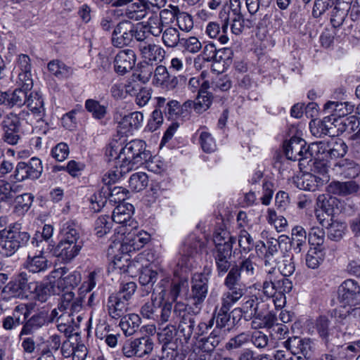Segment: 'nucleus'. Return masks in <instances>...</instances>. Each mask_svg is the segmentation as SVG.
Returning <instances> with one entry per match:
<instances>
[{"label":"nucleus","instance_id":"obj_1","mask_svg":"<svg viewBox=\"0 0 360 360\" xmlns=\"http://www.w3.org/2000/svg\"><path fill=\"white\" fill-rule=\"evenodd\" d=\"M144 141L134 139L123 146L118 140H112L106 147L105 155L109 161L117 160L119 167L124 172H129L141 167L148 158Z\"/></svg>","mask_w":360,"mask_h":360},{"label":"nucleus","instance_id":"obj_2","mask_svg":"<svg viewBox=\"0 0 360 360\" xmlns=\"http://www.w3.org/2000/svg\"><path fill=\"white\" fill-rule=\"evenodd\" d=\"M150 239V235L144 231L132 226H118L112 237L114 246L120 245L119 250L122 253H129L141 249Z\"/></svg>","mask_w":360,"mask_h":360},{"label":"nucleus","instance_id":"obj_3","mask_svg":"<svg viewBox=\"0 0 360 360\" xmlns=\"http://www.w3.org/2000/svg\"><path fill=\"white\" fill-rule=\"evenodd\" d=\"M292 282L287 278H281L274 270L269 271L262 285V292L267 297H276L274 300L276 307H282L285 303V294L291 291Z\"/></svg>","mask_w":360,"mask_h":360},{"label":"nucleus","instance_id":"obj_4","mask_svg":"<svg viewBox=\"0 0 360 360\" xmlns=\"http://www.w3.org/2000/svg\"><path fill=\"white\" fill-rule=\"evenodd\" d=\"M188 288V278L180 276L172 281L169 292L162 290L159 293V299L162 302L160 319L162 322L168 321L172 313V303L179 296H186Z\"/></svg>","mask_w":360,"mask_h":360},{"label":"nucleus","instance_id":"obj_5","mask_svg":"<svg viewBox=\"0 0 360 360\" xmlns=\"http://www.w3.org/2000/svg\"><path fill=\"white\" fill-rule=\"evenodd\" d=\"M30 238L27 232L21 231L20 224H14L0 231V255L6 257L13 255L20 246L27 243Z\"/></svg>","mask_w":360,"mask_h":360},{"label":"nucleus","instance_id":"obj_6","mask_svg":"<svg viewBox=\"0 0 360 360\" xmlns=\"http://www.w3.org/2000/svg\"><path fill=\"white\" fill-rule=\"evenodd\" d=\"M50 277L53 292L58 294L77 287L82 280L79 271L68 272L66 268L63 267L51 271Z\"/></svg>","mask_w":360,"mask_h":360},{"label":"nucleus","instance_id":"obj_7","mask_svg":"<svg viewBox=\"0 0 360 360\" xmlns=\"http://www.w3.org/2000/svg\"><path fill=\"white\" fill-rule=\"evenodd\" d=\"M203 244L194 235L186 238L180 248L176 265L184 272H187L193 266L194 255L201 252Z\"/></svg>","mask_w":360,"mask_h":360},{"label":"nucleus","instance_id":"obj_8","mask_svg":"<svg viewBox=\"0 0 360 360\" xmlns=\"http://www.w3.org/2000/svg\"><path fill=\"white\" fill-rule=\"evenodd\" d=\"M218 16L221 25L216 21H210L205 26V34L210 39H217L221 44H226L229 41L227 32L230 23L227 8L221 9Z\"/></svg>","mask_w":360,"mask_h":360},{"label":"nucleus","instance_id":"obj_9","mask_svg":"<svg viewBox=\"0 0 360 360\" xmlns=\"http://www.w3.org/2000/svg\"><path fill=\"white\" fill-rule=\"evenodd\" d=\"M338 293V300L345 308L360 304V285L353 279L345 281L339 286Z\"/></svg>","mask_w":360,"mask_h":360},{"label":"nucleus","instance_id":"obj_10","mask_svg":"<svg viewBox=\"0 0 360 360\" xmlns=\"http://www.w3.org/2000/svg\"><path fill=\"white\" fill-rule=\"evenodd\" d=\"M153 342L148 337L136 338L124 342L122 346V354L127 358H142L150 354L153 349Z\"/></svg>","mask_w":360,"mask_h":360},{"label":"nucleus","instance_id":"obj_11","mask_svg":"<svg viewBox=\"0 0 360 360\" xmlns=\"http://www.w3.org/2000/svg\"><path fill=\"white\" fill-rule=\"evenodd\" d=\"M284 152L288 159L293 161H299L300 165H303L302 161L309 160L310 153L306 141L299 137H292L283 145Z\"/></svg>","mask_w":360,"mask_h":360},{"label":"nucleus","instance_id":"obj_12","mask_svg":"<svg viewBox=\"0 0 360 360\" xmlns=\"http://www.w3.org/2000/svg\"><path fill=\"white\" fill-rule=\"evenodd\" d=\"M260 285L255 284L249 288V295L243 300L239 308L246 320L250 319L258 312V309L262 299L260 297Z\"/></svg>","mask_w":360,"mask_h":360},{"label":"nucleus","instance_id":"obj_13","mask_svg":"<svg viewBox=\"0 0 360 360\" xmlns=\"http://www.w3.org/2000/svg\"><path fill=\"white\" fill-rule=\"evenodd\" d=\"M134 24L128 20L119 22L111 37L112 44L117 48L129 46L133 41Z\"/></svg>","mask_w":360,"mask_h":360},{"label":"nucleus","instance_id":"obj_14","mask_svg":"<svg viewBox=\"0 0 360 360\" xmlns=\"http://www.w3.org/2000/svg\"><path fill=\"white\" fill-rule=\"evenodd\" d=\"M136 61V53L132 49L120 51L114 59L115 71L120 75H124L133 69Z\"/></svg>","mask_w":360,"mask_h":360},{"label":"nucleus","instance_id":"obj_15","mask_svg":"<svg viewBox=\"0 0 360 360\" xmlns=\"http://www.w3.org/2000/svg\"><path fill=\"white\" fill-rule=\"evenodd\" d=\"M82 248V243L61 240L53 250V255L65 262H69L77 257Z\"/></svg>","mask_w":360,"mask_h":360},{"label":"nucleus","instance_id":"obj_16","mask_svg":"<svg viewBox=\"0 0 360 360\" xmlns=\"http://www.w3.org/2000/svg\"><path fill=\"white\" fill-rule=\"evenodd\" d=\"M138 49L142 58L147 63L161 61L164 58V49L153 39L139 44Z\"/></svg>","mask_w":360,"mask_h":360},{"label":"nucleus","instance_id":"obj_17","mask_svg":"<svg viewBox=\"0 0 360 360\" xmlns=\"http://www.w3.org/2000/svg\"><path fill=\"white\" fill-rule=\"evenodd\" d=\"M143 122V115L140 112H133L124 115L118 122L117 130L122 134H132L135 130L139 129Z\"/></svg>","mask_w":360,"mask_h":360},{"label":"nucleus","instance_id":"obj_18","mask_svg":"<svg viewBox=\"0 0 360 360\" xmlns=\"http://www.w3.org/2000/svg\"><path fill=\"white\" fill-rule=\"evenodd\" d=\"M26 274H21L15 280L10 281L4 288V291L11 297L29 296Z\"/></svg>","mask_w":360,"mask_h":360},{"label":"nucleus","instance_id":"obj_19","mask_svg":"<svg viewBox=\"0 0 360 360\" xmlns=\"http://www.w3.org/2000/svg\"><path fill=\"white\" fill-rule=\"evenodd\" d=\"M359 190V185L354 181L345 182L334 181L327 187V191L329 193L342 196L356 193Z\"/></svg>","mask_w":360,"mask_h":360},{"label":"nucleus","instance_id":"obj_20","mask_svg":"<svg viewBox=\"0 0 360 360\" xmlns=\"http://www.w3.org/2000/svg\"><path fill=\"white\" fill-rule=\"evenodd\" d=\"M296 183L300 189L314 191L326 183V177L307 172L299 176Z\"/></svg>","mask_w":360,"mask_h":360},{"label":"nucleus","instance_id":"obj_21","mask_svg":"<svg viewBox=\"0 0 360 360\" xmlns=\"http://www.w3.org/2000/svg\"><path fill=\"white\" fill-rule=\"evenodd\" d=\"M133 208V205L129 203L119 204L113 210L111 221L118 224L119 226H129V224L132 226L134 222L131 219Z\"/></svg>","mask_w":360,"mask_h":360},{"label":"nucleus","instance_id":"obj_22","mask_svg":"<svg viewBox=\"0 0 360 360\" xmlns=\"http://www.w3.org/2000/svg\"><path fill=\"white\" fill-rule=\"evenodd\" d=\"M332 121H330V126L333 127V131L335 132V136H338L347 131H354V128L358 127L359 123L354 116H349L346 117H336L337 116L330 115Z\"/></svg>","mask_w":360,"mask_h":360},{"label":"nucleus","instance_id":"obj_23","mask_svg":"<svg viewBox=\"0 0 360 360\" xmlns=\"http://www.w3.org/2000/svg\"><path fill=\"white\" fill-rule=\"evenodd\" d=\"M207 278L202 274H195L192 278V296L196 302H202L207 293Z\"/></svg>","mask_w":360,"mask_h":360},{"label":"nucleus","instance_id":"obj_24","mask_svg":"<svg viewBox=\"0 0 360 360\" xmlns=\"http://www.w3.org/2000/svg\"><path fill=\"white\" fill-rule=\"evenodd\" d=\"M128 302L117 295H111L108 300L107 309L110 316L118 319L127 311Z\"/></svg>","mask_w":360,"mask_h":360},{"label":"nucleus","instance_id":"obj_25","mask_svg":"<svg viewBox=\"0 0 360 360\" xmlns=\"http://www.w3.org/2000/svg\"><path fill=\"white\" fill-rule=\"evenodd\" d=\"M332 117L326 116L323 120H312L309 122V129L311 134L316 137H321L323 135L335 136V132L333 131V127L330 126V121Z\"/></svg>","mask_w":360,"mask_h":360},{"label":"nucleus","instance_id":"obj_26","mask_svg":"<svg viewBox=\"0 0 360 360\" xmlns=\"http://www.w3.org/2000/svg\"><path fill=\"white\" fill-rule=\"evenodd\" d=\"M27 289L29 295L41 302H46L51 294H54L51 286L50 276L49 285H44L37 282H31L28 284Z\"/></svg>","mask_w":360,"mask_h":360},{"label":"nucleus","instance_id":"obj_27","mask_svg":"<svg viewBox=\"0 0 360 360\" xmlns=\"http://www.w3.org/2000/svg\"><path fill=\"white\" fill-rule=\"evenodd\" d=\"M124 10L123 15L128 19L138 21L143 19L147 15L146 6L141 1L136 0L128 5Z\"/></svg>","mask_w":360,"mask_h":360},{"label":"nucleus","instance_id":"obj_28","mask_svg":"<svg viewBox=\"0 0 360 360\" xmlns=\"http://www.w3.org/2000/svg\"><path fill=\"white\" fill-rule=\"evenodd\" d=\"M330 143V139L328 141H322L311 143L308 146L310 158L309 162L313 159H321L328 160V150Z\"/></svg>","mask_w":360,"mask_h":360},{"label":"nucleus","instance_id":"obj_29","mask_svg":"<svg viewBox=\"0 0 360 360\" xmlns=\"http://www.w3.org/2000/svg\"><path fill=\"white\" fill-rule=\"evenodd\" d=\"M25 103L33 116L35 115L38 120L42 119L44 115V100L39 93H30L26 98Z\"/></svg>","mask_w":360,"mask_h":360},{"label":"nucleus","instance_id":"obj_30","mask_svg":"<svg viewBox=\"0 0 360 360\" xmlns=\"http://www.w3.org/2000/svg\"><path fill=\"white\" fill-rule=\"evenodd\" d=\"M47 68L51 75L58 79H65L73 74V70L59 60H51Z\"/></svg>","mask_w":360,"mask_h":360},{"label":"nucleus","instance_id":"obj_31","mask_svg":"<svg viewBox=\"0 0 360 360\" xmlns=\"http://www.w3.org/2000/svg\"><path fill=\"white\" fill-rule=\"evenodd\" d=\"M228 289L229 290L224 293L221 299L224 312L229 310L244 295L243 290L238 286L229 288Z\"/></svg>","mask_w":360,"mask_h":360},{"label":"nucleus","instance_id":"obj_32","mask_svg":"<svg viewBox=\"0 0 360 360\" xmlns=\"http://www.w3.org/2000/svg\"><path fill=\"white\" fill-rule=\"evenodd\" d=\"M141 323V319L136 314H129L121 319L120 326L125 335H133Z\"/></svg>","mask_w":360,"mask_h":360},{"label":"nucleus","instance_id":"obj_33","mask_svg":"<svg viewBox=\"0 0 360 360\" xmlns=\"http://www.w3.org/2000/svg\"><path fill=\"white\" fill-rule=\"evenodd\" d=\"M251 327L254 329H259L264 328H271L274 326L276 318L274 314L271 312L265 314L258 311L257 314L252 316Z\"/></svg>","mask_w":360,"mask_h":360},{"label":"nucleus","instance_id":"obj_34","mask_svg":"<svg viewBox=\"0 0 360 360\" xmlns=\"http://www.w3.org/2000/svg\"><path fill=\"white\" fill-rule=\"evenodd\" d=\"M24 266L30 272L39 273L48 268L47 259L41 254L35 256L29 255Z\"/></svg>","mask_w":360,"mask_h":360},{"label":"nucleus","instance_id":"obj_35","mask_svg":"<svg viewBox=\"0 0 360 360\" xmlns=\"http://www.w3.org/2000/svg\"><path fill=\"white\" fill-rule=\"evenodd\" d=\"M235 241V238L231 236L227 230L220 229L214 233L213 242L217 251H223L226 244H230L231 250H232L233 244Z\"/></svg>","mask_w":360,"mask_h":360},{"label":"nucleus","instance_id":"obj_36","mask_svg":"<svg viewBox=\"0 0 360 360\" xmlns=\"http://www.w3.org/2000/svg\"><path fill=\"white\" fill-rule=\"evenodd\" d=\"M30 117V113L25 111L20 112L18 115L14 113H9L5 116L3 120V127L4 129H11L13 130L18 129L20 120L22 119H26L27 122L32 123Z\"/></svg>","mask_w":360,"mask_h":360},{"label":"nucleus","instance_id":"obj_37","mask_svg":"<svg viewBox=\"0 0 360 360\" xmlns=\"http://www.w3.org/2000/svg\"><path fill=\"white\" fill-rule=\"evenodd\" d=\"M148 176L145 172H136L129 179V186L132 191L140 192L148 185Z\"/></svg>","mask_w":360,"mask_h":360},{"label":"nucleus","instance_id":"obj_38","mask_svg":"<svg viewBox=\"0 0 360 360\" xmlns=\"http://www.w3.org/2000/svg\"><path fill=\"white\" fill-rule=\"evenodd\" d=\"M162 304V302L159 299V296L157 295L152 296V300L150 302H148L145 303L141 309V314L143 318L147 319H155V317H158V314H156L158 308L160 307Z\"/></svg>","mask_w":360,"mask_h":360},{"label":"nucleus","instance_id":"obj_39","mask_svg":"<svg viewBox=\"0 0 360 360\" xmlns=\"http://www.w3.org/2000/svg\"><path fill=\"white\" fill-rule=\"evenodd\" d=\"M347 146L341 139L330 138L328 150V161L343 157L347 153Z\"/></svg>","mask_w":360,"mask_h":360},{"label":"nucleus","instance_id":"obj_40","mask_svg":"<svg viewBox=\"0 0 360 360\" xmlns=\"http://www.w3.org/2000/svg\"><path fill=\"white\" fill-rule=\"evenodd\" d=\"M202 43L200 39L194 36L181 38L179 47L184 53L195 54L202 49Z\"/></svg>","mask_w":360,"mask_h":360},{"label":"nucleus","instance_id":"obj_41","mask_svg":"<svg viewBox=\"0 0 360 360\" xmlns=\"http://www.w3.org/2000/svg\"><path fill=\"white\" fill-rule=\"evenodd\" d=\"M212 98L205 90L199 89L198 96L194 103V110L197 113L206 111L211 105Z\"/></svg>","mask_w":360,"mask_h":360},{"label":"nucleus","instance_id":"obj_42","mask_svg":"<svg viewBox=\"0 0 360 360\" xmlns=\"http://www.w3.org/2000/svg\"><path fill=\"white\" fill-rule=\"evenodd\" d=\"M131 262L127 253H123L122 255H115L110 264V268L119 274L129 271Z\"/></svg>","mask_w":360,"mask_h":360},{"label":"nucleus","instance_id":"obj_43","mask_svg":"<svg viewBox=\"0 0 360 360\" xmlns=\"http://www.w3.org/2000/svg\"><path fill=\"white\" fill-rule=\"evenodd\" d=\"M335 166L342 169L340 172L346 178H355L360 173L359 167L354 162H350L347 160H343L335 163Z\"/></svg>","mask_w":360,"mask_h":360},{"label":"nucleus","instance_id":"obj_44","mask_svg":"<svg viewBox=\"0 0 360 360\" xmlns=\"http://www.w3.org/2000/svg\"><path fill=\"white\" fill-rule=\"evenodd\" d=\"M112 229V221L108 216L99 217L94 224V232L98 238L108 234Z\"/></svg>","mask_w":360,"mask_h":360},{"label":"nucleus","instance_id":"obj_45","mask_svg":"<svg viewBox=\"0 0 360 360\" xmlns=\"http://www.w3.org/2000/svg\"><path fill=\"white\" fill-rule=\"evenodd\" d=\"M61 232L63 236L62 240L82 243L76 224L72 221H66L63 224Z\"/></svg>","mask_w":360,"mask_h":360},{"label":"nucleus","instance_id":"obj_46","mask_svg":"<svg viewBox=\"0 0 360 360\" xmlns=\"http://www.w3.org/2000/svg\"><path fill=\"white\" fill-rule=\"evenodd\" d=\"M163 44L170 48L179 46L181 43V38L179 37V31L174 27H168L162 33Z\"/></svg>","mask_w":360,"mask_h":360},{"label":"nucleus","instance_id":"obj_47","mask_svg":"<svg viewBox=\"0 0 360 360\" xmlns=\"http://www.w3.org/2000/svg\"><path fill=\"white\" fill-rule=\"evenodd\" d=\"M323 248L311 247L306 255V264L311 269L317 268L323 260Z\"/></svg>","mask_w":360,"mask_h":360},{"label":"nucleus","instance_id":"obj_48","mask_svg":"<svg viewBox=\"0 0 360 360\" xmlns=\"http://www.w3.org/2000/svg\"><path fill=\"white\" fill-rule=\"evenodd\" d=\"M230 244H226L223 251H217L216 262L219 271L225 273L230 266L229 258L231 253Z\"/></svg>","mask_w":360,"mask_h":360},{"label":"nucleus","instance_id":"obj_49","mask_svg":"<svg viewBox=\"0 0 360 360\" xmlns=\"http://www.w3.org/2000/svg\"><path fill=\"white\" fill-rule=\"evenodd\" d=\"M143 25L148 32L155 37L159 36L161 34L164 26L161 22V18L156 14L149 17L148 20L143 22Z\"/></svg>","mask_w":360,"mask_h":360},{"label":"nucleus","instance_id":"obj_50","mask_svg":"<svg viewBox=\"0 0 360 360\" xmlns=\"http://www.w3.org/2000/svg\"><path fill=\"white\" fill-rule=\"evenodd\" d=\"M85 108L96 119L103 118L107 112L106 106L101 105L98 101L94 99L86 100L85 102Z\"/></svg>","mask_w":360,"mask_h":360},{"label":"nucleus","instance_id":"obj_51","mask_svg":"<svg viewBox=\"0 0 360 360\" xmlns=\"http://www.w3.org/2000/svg\"><path fill=\"white\" fill-rule=\"evenodd\" d=\"M325 240V232L319 226H313L309 232L308 241L311 247L322 248Z\"/></svg>","mask_w":360,"mask_h":360},{"label":"nucleus","instance_id":"obj_52","mask_svg":"<svg viewBox=\"0 0 360 360\" xmlns=\"http://www.w3.org/2000/svg\"><path fill=\"white\" fill-rule=\"evenodd\" d=\"M346 227L345 223L333 219L326 228L328 230L330 238L339 240L343 237Z\"/></svg>","mask_w":360,"mask_h":360},{"label":"nucleus","instance_id":"obj_53","mask_svg":"<svg viewBox=\"0 0 360 360\" xmlns=\"http://www.w3.org/2000/svg\"><path fill=\"white\" fill-rule=\"evenodd\" d=\"M124 85L122 84H113L110 89L112 96L115 99L124 98L126 94H134L137 90L138 84H129L125 86V91H124Z\"/></svg>","mask_w":360,"mask_h":360},{"label":"nucleus","instance_id":"obj_54","mask_svg":"<svg viewBox=\"0 0 360 360\" xmlns=\"http://www.w3.org/2000/svg\"><path fill=\"white\" fill-rule=\"evenodd\" d=\"M336 201L337 199L335 198L321 194L317 197L315 208L321 210L325 212L333 213V206L336 203Z\"/></svg>","mask_w":360,"mask_h":360},{"label":"nucleus","instance_id":"obj_55","mask_svg":"<svg viewBox=\"0 0 360 360\" xmlns=\"http://www.w3.org/2000/svg\"><path fill=\"white\" fill-rule=\"evenodd\" d=\"M53 233V227L50 224H45L41 232L36 233L32 244L34 245L36 243V246L38 247L42 245V248H44V242L49 245V240L51 239Z\"/></svg>","mask_w":360,"mask_h":360},{"label":"nucleus","instance_id":"obj_56","mask_svg":"<svg viewBox=\"0 0 360 360\" xmlns=\"http://www.w3.org/2000/svg\"><path fill=\"white\" fill-rule=\"evenodd\" d=\"M33 202V196L30 193H24L15 198V211L23 214L29 210Z\"/></svg>","mask_w":360,"mask_h":360},{"label":"nucleus","instance_id":"obj_57","mask_svg":"<svg viewBox=\"0 0 360 360\" xmlns=\"http://www.w3.org/2000/svg\"><path fill=\"white\" fill-rule=\"evenodd\" d=\"M291 235L292 243L296 245L295 249L300 252L302 247L305 245L307 241V232L305 229L301 226H295L292 229Z\"/></svg>","mask_w":360,"mask_h":360},{"label":"nucleus","instance_id":"obj_58","mask_svg":"<svg viewBox=\"0 0 360 360\" xmlns=\"http://www.w3.org/2000/svg\"><path fill=\"white\" fill-rule=\"evenodd\" d=\"M27 97V90L20 88L9 94L8 106H22L26 102Z\"/></svg>","mask_w":360,"mask_h":360},{"label":"nucleus","instance_id":"obj_59","mask_svg":"<svg viewBox=\"0 0 360 360\" xmlns=\"http://www.w3.org/2000/svg\"><path fill=\"white\" fill-rule=\"evenodd\" d=\"M313 166L311 171L314 173V174L317 176H326V183L329 181L328 175V160H322L321 159H313Z\"/></svg>","mask_w":360,"mask_h":360},{"label":"nucleus","instance_id":"obj_60","mask_svg":"<svg viewBox=\"0 0 360 360\" xmlns=\"http://www.w3.org/2000/svg\"><path fill=\"white\" fill-rule=\"evenodd\" d=\"M250 340V335L248 333H241L233 338H231L226 345V349L228 350L238 349Z\"/></svg>","mask_w":360,"mask_h":360},{"label":"nucleus","instance_id":"obj_61","mask_svg":"<svg viewBox=\"0 0 360 360\" xmlns=\"http://www.w3.org/2000/svg\"><path fill=\"white\" fill-rule=\"evenodd\" d=\"M27 169L30 172V179H39L43 172V166L41 160L37 158H32L27 163Z\"/></svg>","mask_w":360,"mask_h":360},{"label":"nucleus","instance_id":"obj_62","mask_svg":"<svg viewBox=\"0 0 360 360\" xmlns=\"http://www.w3.org/2000/svg\"><path fill=\"white\" fill-rule=\"evenodd\" d=\"M89 208L94 212H99L107 202V196L102 191L95 193L89 198Z\"/></svg>","mask_w":360,"mask_h":360},{"label":"nucleus","instance_id":"obj_63","mask_svg":"<svg viewBox=\"0 0 360 360\" xmlns=\"http://www.w3.org/2000/svg\"><path fill=\"white\" fill-rule=\"evenodd\" d=\"M176 20L179 28L184 32H189L193 27V18L186 13L179 11Z\"/></svg>","mask_w":360,"mask_h":360},{"label":"nucleus","instance_id":"obj_64","mask_svg":"<svg viewBox=\"0 0 360 360\" xmlns=\"http://www.w3.org/2000/svg\"><path fill=\"white\" fill-rule=\"evenodd\" d=\"M200 141L201 147L205 152L211 153L215 150V141L209 132L202 130L200 134Z\"/></svg>","mask_w":360,"mask_h":360}]
</instances>
